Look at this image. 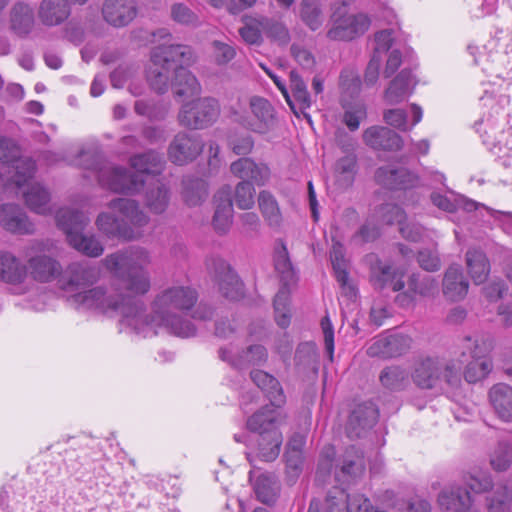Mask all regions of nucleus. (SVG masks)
Masks as SVG:
<instances>
[{"mask_svg": "<svg viewBox=\"0 0 512 512\" xmlns=\"http://www.w3.org/2000/svg\"><path fill=\"white\" fill-rule=\"evenodd\" d=\"M417 261L420 267L426 271H437L441 266V261L436 250L423 249L418 252Z\"/></svg>", "mask_w": 512, "mask_h": 512, "instance_id": "62", "label": "nucleus"}, {"mask_svg": "<svg viewBox=\"0 0 512 512\" xmlns=\"http://www.w3.org/2000/svg\"><path fill=\"white\" fill-rule=\"evenodd\" d=\"M230 171L241 181H248L253 186H265L271 179V169L268 164L256 162L250 157H242L232 162Z\"/></svg>", "mask_w": 512, "mask_h": 512, "instance_id": "20", "label": "nucleus"}, {"mask_svg": "<svg viewBox=\"0 0 512 512\" xmlns=\"http://www.w3.org/2000/svg\"><path fill=\"white\" fill-rule=\"evenodd\" d=\"M108 208L113 214L102 212L95 222L101 233L125 241L138 240L143 236L142 229L150 218L136 200L115 198L108 203Z\"/></svg>", "mask_w": 512, "mask_h": 512, "instance_id": "6", "label": "nucleus"}, {"mask_svg": "<svg viewBox=\"0 0 512 512\" xmlns=\"http://www.w3.org/2000/svg\"><path fill=\"white\" fill-rule=\"evenodd\" d=\"M490 403L497 416L505 421L512 422V387L498 383L489 390Z\"/></svg>", "mask_w": 512, "mask_h": 512, "instance_id": "38", "label": "nucleus"}, {"mask_svg": "<svg viewBox=\"0 0 512 512\" xmlns=\"http://www.w3.org/2000/svg\"><path fill=\"white\" fill-rule=\"evenodd\" d=\"M87 0H43L39 6L38 16L46 26L63 23L70 15V4H83Z\"/></svg>", "mask_w": 512, "mask_h": 512, "instance_id": "30", "label": "nucleus"}, {"mask_svg": "<svg viewBox=\"0 0 512 512\" xmlns=\"http://www.w3.org/2000/svg\"><path fill=\"white\" fill-rule=\"evenodd\" d=\"M102 263L116 281L78 293L73 302L101 313L117 312L134 324L143 309L140 297L151 288L150 275L144 269L151 263L150 252L141 246H131L107 255Z\"/></svg>", "mask_w": 512, "mask_h": 512, "instance_id": "1", "label": "nucleus"}, {"mask_svg": "<svg viewBox=\"0 0 512 512\" xmlns=\"http://www.w3.org/2000/svg\"><path fill=\"white\" fill-rule=\"evenodd\" d=\"M290 88L292 92L291 99L295 105V111L293 112L296 115H298V111L301 112L310 121V116L305 111L311 107L312 99L307 90L306 83L295 71L290 73Z\"/></svg>", "mask_w": 512, "mask_h": 512, "instance_id": "42", "label": "nucleus"}, {"mask_svg": "<svg viewBox=\"0 0 512 512\" xmlns=\"http://www.w3.org/2000/svg\"><path fill=\"white\" fill-rule=\"evenodd\" d=\"M330 258L338 283L343 289H346L349 293H352L353 287L349 283L347 262L345 259V249L339 241L333 242L332 249L330 251Z\"/></svg>", "mask_w": 512, "mask_h": 512, "instance_id": "47", "label": "nucleus"}, {"mask_svg": "<svg viewBox=\"0 0 512 512\" xmlns=\"http://www.w3.org/2000/svg\"><path fill=\"white\" fill-rule=\"evenodd\" d=\"M373 218L389 225L398 224L400 227L406 219V214L399 206L387 203L375 211Z\"/></svg>", "mask_w": 512, "mask_h": 512, "instance_id": "53", "label": "nucleus"}, {"mask_svg": "<svg viewBox=\"0 0 512 512\" xmlns=\"http://www.w3.org/2000/svg\"><path fill=\"white\" fill-rule=\"evenodd\" d=\"M365 464L363 455L354 447H349L342 459L340 466L341 477L343 480L356 478L363 474Z\"/></svg>", "mask_w": 512, "mask_h": 512, "instance_id": "48", "label": "nucleus"}, {"mask_svg": "<svg viewBox=\"0 0 512 512\" xmlns=\"http://www.w3.org/2000/svg\"><path fill=\"white\" fill-rule=\"evenodd\" d=\"M0 226L13 234L30 235L35 232V226L24 210L16 204L0 206Z\"/></svg>", "mask_w": 512, "mask_h": 512, "instance_id": "23", "label": "nucleus"}, {"mask_svg": "<svg viewBox=\"0 0 512 512\" xmlns=\"http://www.w3.org/2000/svg\"><path fill=\"white\" fill-rule=\"evenodd\" d=\"M255 188L248 181H240L234 191L236 206L242 210H249L255 204Z\"/></svg>", "mask_w": 512, "mask_h": 512, "instance_id": "54", "label": "nucleus"}, {"mask_svg": "<svg viewBox=\"0 0 512 512\" xmlns=\"http://www.w3.org/2000/svg\"><path fill=\"white\" fill-rule=\"evenodd\" d=\"M182 185V199L189 207L199 206L207 199L208 186L204 180L187 177Z\"/></svg>", "mask_w": 512, "mask_h": 512, "instance_id": "46", "label": "nucleus"}, {"mask_svg": "<svg viewBox=\"0 0 512 512\" xmlns=\"http://www.w3.org/2000/svg\"><path fill=\"white\" fill-rule=\"evenodd\" d=\"M512 497L506 487H498L487 497L488 512H508ZM512 512V510H511Z\"/></svg>", "mask_w": 512, "mask_h": 512, "instance_id": "55", "label": "nucleus"}, {"mask_svg": "<svg viewBox=\"0 0 512 512\" xmlns=\"http://www.w3.org/2000/svg\"><path fill=\"white\" fill-rule=\"evenodd\" d=\"M438 292V282L432 276L413 274L409 278L408 289L396 296V303L401 307L414 304L416 295L422 297L434 296Z\"/></svg>", "mask_w": 512, "mask_h": 512, "instance_id": "24", "label": "nucleus"}, {"mask_svg": "<svg viewBox=\"0 0 512 512\" xmlns=\"http://www.w3.org/2000/svg\"><path fill=\"white\" fill-rule=\"evenodd\" d=\"M102 14L110 25L124 27L137 15L136 2L135 0H105Z\"/></svg>", "mask_w": 512, "mask_h": 512, "instance_id": "26", "label": "nucleus"}, {"mask_svg": "<svg viewBox=\"0 0 512 512\" xmlns=\"http://www.w3.org/2000/svg\"><path fill=\"white\" fill-rule=\"evenodd\" d=\"M469 282L459 265H451L444 273L442 281L443 295L446 299L456 302L465 298Z\"/></svg>", "mask_w": 512, "mask_h": 512, "instance_id": "32", "label": "nucleus"}, {"mask_svg": "<svg viewBox=\"0 0 512 512\" xmlns=\"http://www.w3.org/2000/svg\"><path fill=\"white\" fill-rule=\"evenodd\" d=\"M461 355L467 354L471 358L464 370V378L468 383H476L484 379L492 370V361L488 354L492 350V343L488 340H477L465 337L462 340Z\"/></svg>", "mask_w": 512, "mask_h": 512, "instance_id": "13", "label": "nucleus"}, {"mask_svg": "<svg viewBox=\"0 0 512 512\" xmlns=\"http://www.w3.org/2000/svg\"><path fill=\"white\" fill-rule=\"evenodd\" d=\"M377 180L390 189H408L418 183V178L405 168L381 167L376 172Z\"/></svg>", "mask_w": 512, "mask_h": 512, "instance_id": "37", "label": "nucleus"}, {"mask_svg": "<svg viewBox=\"0 0 512 512\" xmlns=\"http://www.w3.org/2000/svg\"><path fill=\"white\" fill-rule=\"evenodd\" d=\"M48 241L32 240L23 249L26 257L27 277L39 283H50L61 277L62 265L54 257L46 254Z\"/></svg>", "mask_w": 512, "mask_h": 512, "instance_id": "9", "label": "nucleus"}, {"mask_svg": "<svg viewBox=\"0 0 512 512\" xmlns=\"http://www.w3.org/2000/svg\"><path fill=\"white\" fill-rule=\"evenodd\" d=\"M9 22L11 30L20 37L30 34L35 27L34 9L30 4L18 1L10 9Z\"/></svg>", "mask_w": 512, "mask_h": 512, "instance_id": "34", "label": "nucleus"}, {"mask_svg": "<svg viewBox=\"0 0 512 512\" xmlns=\"http://www.w3.org/2000/svg\"><path fill=\"white\" fill-rule=\"evenodd\" d=\"M0 162L6 168L0 176L7 173V182L16 187H21L36 170L35 162L31 158L20 157L19 147L13 140L5 137H0Z\"/></svg>", "mask_w": 512, "mask_h": 512, "instance_id": "12", "label": "nucleus"}, {"mask_svg": "<svg viewBox=\"0 0 512 512\" xmlns=\"http://www.w3.org/2000/svg\"><path fill=\"white\" fill-rule=\"evenodd\" d=\"M412 346V339L404 334L382 333L374 337L366 350L370 357L390 359L406 354Z\"/></svg>", "mask_w": 512, "mask_h": 512, "instance_id": "17", "label": "nucleus"}, {"mask_svg": "<svg viewBox=\"0 0 512 512\" xmlns=\"http://www.w3.org/2000/svg\"><path fill=\"white\" fill-rule=\"evenodd\" d=\"M215 280L224 297L237 300L243 295V284L235 272L223 260L214 261Z\"/></svg>", "mask_w": 512, "mask_h": 512, "instance_id": "28", "label": "nucleus"}, {"mask_svg": "<svg viewBox=\"0 0 512 512\" xmlns=\"http://www.w3.org/2000/svg\"><path fill=\"white\" fill-rule=\"evenodd\" d=\"M291 53L294 59L297 61V63L301 65L303 68L310 69L314 66V56L306 48L297 44H293L291 46Z\"/></svg>", "mask_w": 512, "mask_h": 512, "instance_id": "64", "label": "nucleus"}, {"mask_svg": "<svg viewBox=\"0 0 512 512\" xmlns=\"http://www.w3.org/2000/svg\"><path fill=\"white\" fill-rule=\"evenodd\" d=\"M411 113H412V123L411 126L408 125L407 113L403 109L394 108L388 109L383 113V119L385 123L388 125L400 130V131H408L413 126L418 124L422 120L423 111L420 106L413 103L410 105Z\"/></svg>", "mask_w": 512, "mask_h": 512, "instance_id": "41", "label": "nucleus"}, {"mask_svg": "<svg viewBox=\"0 0 512 512\" xmlns=\"http://www.w3.org/2000/svg\"><path fill=\"white\" fill-rule=\"evenodd\" d=\"M80 161L84 168L97 172L98 182L101 187L120 194H136L140 192L144 186L142 176L144 174L158 175L165 166V160L162 155L154 150L136 154L130 158V166L136 173H131L122 166L102 162L96 152L81 153Z\"/></svg>", "mask_w": 512, "mask_h": 512, "instance_id": "4", "label": "nucleus"}, {"mask_svg": "<svg viewBox=\"0 0 512 512\" xmlns=\"http://www.w3.org/2000/svg\"><path fill=\"white\" fill-rule=\"evenodd\" d=\"M416 86V79L412 72L403 69L394 77L384 92V100L389 105H396L407 99Z\"/></svg>", "mask_w": 512, "mask_h": 512, "instance_id": "31", "label": "nucleus"}, {"mask_svg": "<svg viewBox=\"0 0 512 512\" xmlns=\"http://www.w3.org/2000/svg\"><path fill=\"white\" fill-rule=\"evenodd\" d=\"M256 498L267 505L276 501L280 492V483L277 477L272 473L252 470L249 473Z\"/></svg>", "mask_w": 512, "mask_h": 512, "instance_id": "27", "label": "nucleus"}, {"mask_svg": "<svg viewBox=\"0 0 512 512\" xmlns=\"http://www.w3.org/2000/svg\"><path fill=\"white\" fill-rule=\"evenodd\" d=\"M438 502L447 512H478L472 505L469 492L461 487L444 489L439 494Z\"/></svg>", "mask_w": 512, "mask_h": 512, "instance_id": "36", "label": "nucleus"}, {"mask_svg": "<svg viewBox=\"0 0 512 512\" xmlns=\"http://www.w3.org/2000/svg\"><path fill=\"white\" fill-rule=\"evenodd\" d=\"M460 367L453 360L445 361L436 356H421L414 361L411 377L420 389L442 388L444 382L448 388L456 389L461 384Z\"/></svg>", "mask_w": 512, "mask_h": 512, "instance_id": "7", "label": "nucleus"}, {"mask_svg": "<svg viewBox=\"0 0 512 512\" xmlns=\"http://www.w3.org/2000/svg\"><path fill=\"white\" fill-rule=\"evenodd\" d=\"M194 61L191 47L183 44H162L152 48L147 81L157 93L171 87L177 96L195 95L200 91L197 78L184 65Z\"/></svg>", "mask_w": 512, "mask_h": 512, "instance_id": "3", "label": "nucleus"}, {"mask_svg": "<svg viewBox=\"0 0 512 512\" xmlns=\"http://www.w3.org/2000/svg\"><path fill=\"white\" fill-rule=\"evenodd\" d=\"M371 279L379 288L390 287L393 291L404 288L403 273L385 264H377L372 268Z\"/></svg>", "mask_w": 512, "mask_h": 512, "instance_id": "40", "label": "nucleus"}, {"mask_svg": "<svg viewBox=\"0 0 512 512\" xmlns=\"http://www.w3.org/2000/svg\"><path fill=\"white\" fill-rule=\"evenodd\" d=\"M215 280L224 297L237 300L243 295V284L235 272L223 260L214 261Z\"/></svg>", "mask_w": 512, "mask_h": 512, "instance_id": "29", "label": "nucleus"}, {"mask_svg": "<svg viewBox=\"0 0 512 512\" xmlns=\"http://www.w3.org/2000/svg\"><path fill=\"white\" fill-rule=\"evenodd\" d=\"M228 145L236 155L246 156L254 148V139L249 134L235 135L229 138Z\"/></svg>", "mask_w": 512, "mask_h": 512, "instance_id": "58", "label": "nucleus"}, {"mask_svg": "<svg viewBox=\"0 0 512 512\" xmlns=\"http://www.w3.org/2000/svg\"><path fill=\"white\" fill-rule=\"evenodd\" d=\"M171 18L181 25H195L198 16L185 4L176 3L171 7Z\"/></svg>", "mask_w": 512, "mask_h": 512, "instance_id": "59", "label": "nucleus"}, {"mask_svg": "<svg viewBox=\"0 0 512 512\" xmlns=\"http://www.w3.org/2000/svg\"><path fill=\"white\" fill-rule=\"evenodd\" d=\"M259 210L270 227L278 228L283 222L282 213L278 201L269 191L262 190L258 194Z\"/></svg>", "mask_w": 512, "mask_h": 512, "instance_id": "44", "label": "nucleus"}, {"mask_svg": "<svg viewBox=\"0 0 512 512\" xmlns=\"http://www.w3.org/2000/svg\"><path fill=\"white\" fill-rule=\"evenodd\" d=\"M284 422L283 413L271 406L262 407L247 419L246 427L253 433L246 453L251 464L254 459L272 462L279 456L283 443L280 427Z\"/></svg>", "mask_w": 512, "mask_h": 512, "instance_id": "5", "label": "nucleus"}, {"mask_svg": "<svg viewBox=\"0 0 512 512\" xmlns=\"http://www.w3.org/2000/svg\"><path fill=\"white\" fill-rule=\"evenodd\" d=\"M374 221L377 220L373 218L372 215L371 218L353 235L352 242L356 245H362L377 239L380 232Z\"/></svg>", "mask_w": 512, "mask_h": 512, "instance_id": "57", "label": "nucleus"}, {"mask_svg": "<svg viewBox=\"0 0 512 512\" xmlns=\"http://www.w3.org/2000/svg\"><path fill=\"white\" fill-rule=\"evenodd\" d=\"M0 281L17 293H24L28 289L26 264L12 251L5 249H0Z\"/></svg>", "mask_w": 512, "mask_h": 512, "instance_id": "18", "label": "nucleus"}, {"mask_svg": "<svg viewBox=\"0 0 512 512\" xmlns=\"http://www.w3.org/2000/svg\"><path fill=\"white\" fill-rule=\"evenodd\" d=\"M289 302V291L282 287L274 298L275 319L282 328H286L290 323Z\"/></svg>", "mask_w": 512, "mask_h": 512, "instance_id": "52", "label": "nucleus"}, {"mask_svg": "<svg viewBox=\"0 0 512 512\" xmlns=\"http://www.w3.org/2000/svg\"><path fill=\"white\" fill-rule=\"evenodd\" d=\"M371 23L372 19L367 13H349L347 5L342 3L332 7L331 27L327 31V37L334 41H352L364 35Z\"/></svg>", "mask_w": 512, "mask_h": 512, "instance_id": "10", "label": "nucleus"}, {"mask_svg": "<svg viewBox=\"0 0 512 512\" xmlns=\"http://www.w3.org/2000/svg\"><path fill=\"white\" fill-rule=\"evenodd\" d=\"M144 199L146 207L152 213L162 214L169 205V188L160 180H156L155 183L147 189Z\"/></svg>", "mask_w": 512, "mask_h": 512, "instance_id": "43", "label": "nucleus"}, {"mask_svg": "<svg viewBox=\"0 0 512 512\" xmlns=\"http://www.w3.org/2000/svg\"><path fill=\"white\" fill-rule=\"evenodd\" d=\"M251 379L267 394L271 402L269 406L277 409V407L281 406L285 402L283 389L280 386L279 381L272 375H269L262 370H254L251 372Z\"/></svg>", "mask_w": 512, "mask_h": 512, "instance_id": "39", "label": "nucleus"}, {"mask_svg": "<svg viewBox=\"0 0 512 512\" xmlns=\"http://www.w3.org/2000/svg\"><path fill=\"white\" fill-rule=\"evenodd\" d=\"M344 110L342 121L350 131L358 130L361 121L367 117V108L364 102L360 100L347 102L342 101Z\"/></svg>", "mask_w": 512, "mask_h": 512, "instance_id": "50", "label": "nucleus"}, {"mask_svg": "<svg viewBox=\"0 0 512 512\" xmlns=\"http://www.w3.org/2000/svg\"><path fill=\"white\" fill-rule=\"evenodd\" d=\"M366 145L376 150H399L402 147L401 137L393 130L383 126H372L363 133Z\"/></svg>", "mask_w": 512, "mask_h": 512, "instance_id": "33", "label": "nucleus"}, {"mask_svg": "<svg viewBox=\"0 0 512 512\" xmlns=\"http://www.w3.org/2000/svg\"><path fill=\"white\" fill-rule=\"evenodd\" d=\"M512 463L510 445L501 442L495 448L490 457V464L497 471H505Z\"/></svg>", "mask_w": 512, "mask_h": 512, "instance_id": "56", "label": "nucleus"}, {"mask_svg": "<svg viewBox=\"0 0 512 512\" xmlns=\"http://www.w3.org/2000/svg\"><path fill=\"white\" fill-rule=\"evenodd\" d=\"M220 104L212 97L199 98L183 104L178 114L181 126L204 129L213 125L220 116Z\"/></svg>", "mask_w": 512, "mask_h": 512, "instance_id": "14", "label": "nucleus"}, {"mask_svg": "<svg viewBox=\"0 0 512 512\" xmlns=\"http://www.w3.org/2000/svg\"><path fill=\"white\" fill-rule=\"evenodd\" d=\"M197 302L194 289L184 285H171L162 289L152 302L151 315H144L145 305L137 315L135 323L123 321L137 332L151 329L158 333L160 329L178 337L187 338L196 333L195 326L183 317Z\"/></svg>", "mask_w": 512, "mask_h": 512, "instance_id": "2", "label": "nucleus"}, {"mask_svg": "<svg viewBox=\"0 0 512 512\" xmlns=\"http://www.w3.org/2000/svg\"><path fill=\"white\" fill-rule=\"evenodd\" d=\"M263 30L270 38L278 41L280 44H286L290 39L289 32L282 23L265 20L263 21Z\"/></svg>", "mask_w": 512, "mask_h": 512, "instance_id": "63", "label": "nucleus"}, {"mask_svg": "<svg viewBox=\"0 0 512 512\" xmlns=\"http://www.w3.org/2000/svg\"><path fill=\"white\" fill-rule=\"evenodd\" d=\"M56 223L66 235L67 242L78 252L89 256L99 257L104 247L94 235H84L83 230L89 223V217L78 209L65 207L58 210Z\"/></svg>", "mask_w": 512, "mask_h": 512, "instance_id": "8", "label": "nucleus"}, {"mask_svg": "<svg viewBox=\"0 0 512 512\" xmlns=\"http://www.w3.org/2000/svg\"><path fill=\"white\" fill-rule=\"evenodd\" d=\"M408 374L406 370L398 365L385 367L379 376L381 384L389 390H400L407 382Z\"/></svg>", "mask_w": 512, "mask_h": 512, "instance_id": "51", "label": "nucleus"}, {"mask_svg": "<svg viewBox=\"0 0 512 512\" xmlns=\"http://www.w3.org/2000/svg\"><path fill=\"white\" fill-rule=\"evenodd\" d=\"M99 279L100 268L98 266L91 264L87 261L72 262L66 267L65 270L62 269L61 277L58 279V286L61 290L65 292L73 293L69 298V301L75 308L82 309V307H78L73 302L74 295L78 293H83V291H77L80 288L96 283ZM85 291L86 290H84V292ZM83 310L89 309L83 308Z\"/></svg>", "mask_w": 512, "mask_h": 512, "instance_id": "15", "label": "nucleus"}, {"mask_svg": "<svg viewBox=\"0 0 512 512\" xmlns=\"http://www.w3.org/2000/svg\"><path fill=\"white\" fill-rule=\"evenodd\" d=\"M263 21H252L240 28L242 39L248 44H259L262 40Z\"/></svg>", "mask_w": 512, "mask_h": 512, "instance_id": "61", "label": "nucleus"}, {"mask_svg": "<svg viewBox=\"0 0 512 512\" xmlns=\"http://www.w3.org/2000/svg\"><path fill=\"white\" fill-rule=\"evenodd\" d=\"M248 105L249 110L233 109L234 121L256 134L265 135L272 132L277 125L276 112L272 104L263 97L253 96L249 99Z\"/></svg>", "mask_w": 512, "mask_h": 512, "instance_id": "11", "label": "nucleus"}, {"mask_svg": "<svg viewBox=\"0 0 512 512\" xmlns=\"http://www.w3.org/2000/svg\"><path fill=\"white\" fill-rule=\"evenodd\" d=\"M32 177L33 175L18 188L22 189L25 203L31 211L41 215L48 214L51 212L50 193L39 183H29Z\"/></svg>", "mask_w": 512, "mask_h": 512, "instance_id": "35", "label": "nucleus"}, {"mask_svg": "<svg viewBox=\"0 0 512 512\" xmlns=\"http://www.w3.org/2000/svg\"><path fill=\"white\" fill-rule=\"evenodd\" d=\"M378 410L373 403L358 405L351 412L346 432L349 438H360L366 434L377 422Z\"/></svg>", "mask_w": 512, "mask_h": 512, "instance_id": "22", "label": "nucleus"}, {"mask_svg": "<svg viewBox=\"0 0 512 512\" xmlns=\"http://www.w3.org/2000/svg\"><path fill=\"white\" fill-rule=\"evenodd\" d=\"M219 358L237 369L260 365L267 359V351L262 345H251L242 353L233 343L219 349Z\"/></svg>", "mask_w": 512, "mask_h": 512, "instance_id": "21", "label": "nucleus"}, {"mask_svg": "<svg viewBox=\"0 0 512 512\" xmlns=\"http://www.w3.org/2000/svg\"><path fill=\"white\" fill-rule=\"evenodd\" d=\"M327 512H384L373 508L370 500L363 494H347L335 489L326 498Z\"/></svg>", "mask_w": 512, "mask_h": 512, "instance_id": "19", "label": "nucleus"}, {"mask_svg": "<svg viewBox=\"0 0 512 512\" xmlns=\"http://www.w3.org/2000/svg\"><path fill=\"white\" fill-rule=\"evenodd\" d=\"M231 192V187L224 185L214 195L215 211L212 225L219 234L227 233L232 225L234 210Z\"/></svg>", "mask_w": 512, "mask_h": 512, "instance_id": "25", "label": "nucleus"}, {"mask_svg": "<svg viewBox=\"0 0 512 512\" xmlns=\"http://www.w3.org/2000/svg\"><path fill=\"white\" fill-rule=\"evenodd\" d=\"M299 16L311 30L319 29L324 22L322 3L320 0H302L299 4Z\"/></svg>", "mask_w": 512, "mask_h": 512, "instance_id": "49", "label": "nucleus"}, {"mask_svg": "<svg viewBox=\"0 0 512 512\" xmlns=\"http://www.w3.org/2000/svg\"><path fill=\"white\" fill-rule=\"evenodd\" d=\"M203 149L204 142L200 135L182 131L170 142L167 155L172 163L182 166L197 159Z\"/></svg>", "mask_w": 512, "mask_h": 512, "instance_id": "16", "label": "nucleus"}, {"mask_svg": "<svg viewBox=\"0 0 512 512\" xmlns=\"http://www.w3.org/2000/svg\"><path fill=\"white\" fill-rule=\"evenodd\" d=\"M213 58L218 65H225L234 59L236 55L235 48L218 40L212 42Z\"/></svg>", "mask_w": 512, "mask_h": 512, "instance_id": "60", "label": "nucleus"}, {"mask_svg": "<svg viewBox=\"0 0 512 512\" xmlns=\"http://www.w3.org/2000/svg\"><path fill=\"white\" fill-rule=\"evenodd\" d=\"M466 265L475 284H481L487 279L490 265L484 252L475 248L469 249L466 253Z\"/></svg>", "mask_w": 512, "mask_h": 512, "instance_id": "45", "label": "nucleus"}]
</instances>
